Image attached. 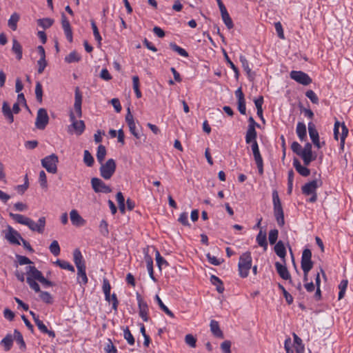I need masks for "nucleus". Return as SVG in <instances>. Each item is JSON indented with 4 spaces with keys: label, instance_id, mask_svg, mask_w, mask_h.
Instances as JSON below:
<instances>
[{
    "label": "nucleus",
    "instance_id": "6e6d98bb",
    "mask_svg": "<svg viewBox=\"0 0 353 353\" xmlns=\"http://www.w3.org/2000/svg\"><path fill=\"white\" fill-rule=\"evenodd\" d=\"M185 342L191 347H196V339L193 335L190 334H188L185 336Z\"/></svg>",
    "mask_w": 353,
    "mask_h": 353
},
{
    "label": "nucleus",
    "instance_id": "8fccbe9b",
    "mask_svg": "<svg viewBox=\"0 0 353 353\" xmlns=\"http://www.w3.org/2000/svg\"><path fill=\"white\" fill-rule=\"evenodd\" d=\"M254 161L256 164L259 174L260 175H262L263 174V163L261 156H254Z\"/></svg>",
    "mask_w": 353,
    "mask_h": 353
},
{
    "label": "nucleus",
    "instance_id": "412c9836",
    "mask_svg": "<svg viewBox=\"0 0 353 353\" xmlns=\"http://www.w3.org/2000/svg\"><path fill=\"white\" fill-rule=\"evenodd\" d=\"M210 327V330L214 336L220 339H223V333L220 329L218 321L215 320H211Z\"/></svg>",
    "mask_w": 353,
    "mask_h": 353
},
{
    "label": "nucleus",
    "instance_id": "cd10ccee",
    "mask_svg": "<svg viewBox=\"0 0 353 353\" xmlns=\"http://www.w3.org/2000/svg\"><path fill=\"white\" fill-rule=\"evenodd\" d=\"M20 16L18 13L14 12L11 14L10 19L8 21V27L13 31H15L17 28V23L19 21Z\"/></svg>",
    "mask_w": 353,
    "mask_h": 353
},
{
    "label": "nucleus",
    "instance_id": "393cba45",
    "mask_svg": "<svg viewBox=\"0 0 353 353\" xmlns=\"http://www.w3.org/2000/svg\"><path fill=\"white\" fill-rule=\"evenodd\" d=\"M2 112L4 115V117L8 119L9 123H11L14 121V117H13L12 112L8 103L6 101H4L3 103Z\"/></svg>",
    "mask_w": 353,
    "mask_h": 353
},
{
    "label": "nucleus",
    "instance_id": "bb28decb",
    "mask_svg": "<svg viewBox=\"0 0 353 353\" xmlns=\"http://www.w3.org/2000/svg\"><path fill=\"white\" fill-rule=\"evenodd\" d=\"M13 335L8 334L1 341V345L3 346L5 351H9L13 345Z\"/></svg>",
    "mask_w": 353,
    "mask_h": 353
},
{
    "label": "nucleus",
    "instance_id": "603ef678",
    "mask_svg": "<svg viewBox=\"0 0 353 353\" xmlns=\"http://www.w3.org/2000/svg\"><path fill=\"white\" fill-rule=\"evenodd\" d=\"M305 96L314 104L319 103V98L316 93L312 90H309L305 92Z\"/></svg>",
    "mask_w": 353,
    "mask_h": 353
},
{
    "label": "nucleus",
    "instance_id": "680f3d73",
    "mask_svg": "<svg viewBox=\"0 0 353 353\" xmlns=\"http://www.w3.org/2000/svg\"><path fill=\"white\" fill-rule=\"evenodd\" d=\"M131 134L137 139H141V134L137 130V126L134 123L128 125Z\"/></svg>",
    "mask_w": 353,
    "mask_h": 353
},
{
    "label": "nucleus",
    "instance_id": "79ce46f5",
    "mask_svg": "<svg viewBox=\"0 0 353 353\" xmlns=\"http://www.w3.org/2000/svg\"><path fill=\"white\" fill-rule=\"evenodd\" d=\"M279 236V230L277 229L271 230L268 234V240L271 245L276 243Z\"/></svg>",
    "mask_w": 353,
    "mask_h": 353
},
{
    "label": "nucleus",
    "instance_id": "a18cd8bd",
    "mask_svg": "<svg viewBox=\"0 0 353 353\" xmlns=\"http://www.w3.org/2000/svg\"><path fill=\"white\" fill-rule=\"evenodd\" d=\"M35 95L36 99L37 101L39 103L42 102V97H43V89L42 85L40 82H37L36 86H35Z\"/></svg>",
    "mask_w": 353,
    "mask_h": 353
},
{
    "label": "nucleus",
    "instance_id": "2f4dec72",
    "mask_svg": "<svg viewBox=\"0 0 353 353\" xmlns=\"http://www.w3.org/2000/svg\"><path fill=\"white\" fill-rule=\"evenodd\" d=\"M256 132L255 128L252 126H248L246 135H245V141L247 143H250V142H253L256 141Z\"/></svg>",
    "mask_w": 353,
    "mask_h": 353
},
{
    "label": "nucleus",
    "instance_id": "7ed1b4c3",
    "mask_svg": "<svg viewBox=\"0 0 353 353\" xmlns=\"http://www.w3.org/2000/svg\"><path fill=\"white\" fill-rule=\"evenodd\" d=\"M73 259L77 268V282L81 286L85 285L88 281L85 272L86 267L81 252L79 249L74 250L73 252Z\"/></svg>",
    "mask_w": 353,
    "mask_h": 353
},
{
    "label": "nucleus",
    "instance_id": "c9c22d12",
    "mask_svg": "<svg viewBox=\"0 0 353 353\" xmlns=\"http://www.w3.org/2000/svg\"><path fill=\"white\" fill-rule=\"evenodd\" d=\"M55 263L63 270H68L72 272H74V268L69 262L66 261L57 259Z\"/></svg>",
    "mask_w": 353,
    "mask_h": 353
},
{
    "label": "nucleus",
    "instance_id": "864d4df0",
    "mask_svg": "<svg viewBox=\"0 0 353 353\" xmlns=\"http://www.w3.org/2000/svg\"><path fill=\"white\" fill-rule=\"evenodd\" d=\"M16 258L17 259L18 263L20 265H28V264L32 263V261L29 258H28L27 256H21V255H19V254H17L16 255Z\"/></svg>",
    "mask_w": 353,
    "mask_h": 353
},
{
    "label": "nucleus",
    "instance_id": "a878e982",
    "mask_svg": "<svg viewBox=\"0 0 353 353\" xmlns=\"http://www.w3.org/2000/svg\"><path fill=\"white\" fill-rule=\"evenodd\" d=\"M12 51L16 54V57L18 60L22 59V46L16 39H12Z\"/></svg>",
    "mask_w": 353,
    "mask_h": 353
},
{
    "label": "nucleus",
    "instance_id": "338daca9",
    "mask_svg": "<svg viewBox=\"0 0 353 353\" xmlns=\"http://www.w3.org/2000/svg\"><path fill=\"white\" fill-rule=\"evenodd\" d=\"M178 221L183 225H190L188 222V215L187 212L181 213Z\"/></svg>",
    "mask_w": 353,
    "mask_h": 353
},
{
    "label": "nucleus",
    "instance_id": "f257e3e1",
    "mask_svg": "<svg viewBox=\"0 0 353 353\" xmlns=\"http://www.w3.org/2000/svg\"><path fill=\"white\" fill-rule=\"evenodd\" d=\"M82 97L79 88L77 87L74 92V112L72 111L70 112V120L72 123L70 128H73L77 135L81 134L85 130L84 122L82 120H77V118H80L82 116Z\"/></svg>",
    "mask_w": 353,
    "mask_h": 353
},
{
    "label": "nucleus",
    "instance_id": "39448f33",
    "mask_svg": "<svg viewBox=\"0 0 353 353\" xmlns=\"http://www.w3.org/2000/svg\"><path fill=\"white\" fill-rule=\"evenodd\" d=\"M252 256L250 252L243 253L239 258L238 264L239 275L242 278H245L249 274V270L252 268Z\"/></svg>",
    "mask_w": 353,
    "mask_h": 353
},
{
    "label": "nucleus",
    "instance_id": "13d9d810",
    "mask_svg": "<svg viewBox=\"0 0 353 353\" xmlns=\"http://www.w3.org/2000/svg\"><path fill=\"white\" fill-rule=\"evenodd\" d=\"M206 257L208 261L214 265H219L221 263L223 262V259H219L216 256H212L210 253H208L206 254Z\"/></svg>",
    "mask_w": 353,
    "mask_h": 353
},
{
    "label": "nucleus",
    "instance_id": "c03bdc74",
    "mask_svg": "<svg viewBox=\"0 0 353 353\" xmlns=\"http://www.w3.org/2000/svg\"><path fill=\"white\" fill-rule=\"evenodd\" d=\"M123 336L130 345H132L134 344V338L128 327L123 330Z\"/></svg>",
    "mask_w": 353,
    "mask_h": 353
},
{
    "label": "nucleus",
    "instance_id": "aec40b11",
    "mask_svg": "<svg viewBox=\"0 0 353 353\" xmlns=\"http://www.w3.org/2000/svg\"><path fill=\"white\" fill-rule=\"evenodd\" d=\"M274 252L277 256L283 259V263H285V257L286 256V250L284 243L282 241H279L274 245Z\"/></svg>",
    "mask_w": 353,
    "mask_h": 353
},
{
    "label": "nucleus",
    "instance_id": "37998d69",
    "mask_svg": "<svg viewBox=\"0 0 353 353\" xmlns=\"http://www.w3.org/2000/svg\"><path fill=\"white\" fill-rule=\"evenodd\" d=\"M39 297L46 303L51 304L53 302L52 296L48 292L41 291L39 292Z\"/></svg>",
    "mask_w": 353,
    "mask_h": 353
},
{
    "label": "nucleus",
    "instance_id": "5701e85b",
    "mask_svg": "<svg viewBox=\"0 0 353 353\" xmlns=\"http://www.w3.org/2000/svg\"><path fill=\"white\" fill-rule=\"evenodd\" d=\"M256 241L259 246L263 248L264 251L268 249L267 235L265 232L260 230L256 236Z\"/></svg>",
    "mask_w": 353,
    "mask_h": 353
},
{
    "label": "nucleus",
    "instance_id": "c85d7f7f",
    "mask_svg": "<svg viewBox=\"0 0 353 353\" xmlns=\"http://www.w3.org/2000/svg\"><path fill=\"white\" fill-rule=\"evenodd\" d=\"M296 132L300 140L303 141L307 135L305 124L303 122H298Z\"/></svg>",
    "mask_w": 353,
    "mask_h": 353
},
{
    "label": "nucleus",
    "instance_id": "9b49d317",
    "mask_svg": "<svg viewBox=\"0 0 353 353\" xmlns=\"http://www.w3.org/2000/svg\"><path fill=\"white\" fill-rule=\"evenodd\" d=\"M49 121V117L47 110L44 108H40L37 114L35 125L39 130H43Z\"/></svg>",
    "mask_w": 353,
    "mask_h": 353
},
{
    "label": "nucleus",
    "instance_id": "4468645a",
    "mask_svg": "<svg viewBox=\"0 0 353 353\" xmlns=\"http://www.w3.org/2000/svg\"><path fill=\"white\" fill-rule=\"evenodd\" d=\"M137 300L138 302V306L139 309V316L144 321H148L149 320L148 313V306L146 302L143 301L141 296L137 293Z\"/></svg>",
    "mask_w": 353,
    "mask_h": 353
},
{
    "label": "nucleus",
    "instance_id": "5fc2aeb1",
    "mask_svg": "<svg viewBox=\"0 0 353 353\" xmlns=\"http://www.w3.org/2000/svg\"><path fill=\"white\" fill-rule=\"evenodd\" d=\"M156 261L160 270L163 265H168V263L161 256L158 250L156 251Z\"/></svg>",
    "mask_w": 353,
    "mask_h": 353
},
{
    "label": "nucleus",
    "instance_id": "a19ab883",
    "mask_svg": "<svg viewBox=\"0 0 353 353\" xmlns=\"http://www.w3.org/2000/svg\"><path fill=\"white\" fill-rule=\"evenodd\" d=\"M38 25L44 29L50 28L54 23V20L50 18L40 19L37 21Z\"/></svg>",
    "mask_w": 353,
    "mask_h": 353
},
{
    "label": "nucleus",
    "instance_id": "dca6fc26",
    "mask_svg": "<svg viewBox=\"0 0 353 353\" xmlns=\"http://www.w3.org/2000/svg\"><path fill=\"white\" fill-rule=\"evenodd\" d=\"M275 268L277 273L283 279L290 280L291 281V276L285 265H283L279 262H276Z\"/></svg>",
    "mask_w": 353,
    "mask_h": 353
},
{
    "label": "nucleus",
    "instance_id": "f8f14e48",
    "mask_svg": "<svg viewBox=\"0 0 353 353\" xmlns=\"http://www.w3.org/2000/svg\"><path fill=\"white\" fill-rule=\"evenodd\" d=\"M5 239L11 244L19 245L21 244L19 240L22 239V236L19 232L14 230L10 225H8Z\"/></svg>",
    "mask_w": 353,
    "mask_h": 353
},
{
    "label": "nucleus",
    "instance_id": "69168bd1",
    "mask_svg": "<svg viewBox=\"0 0 353 353\" xmlns=\"http://www.w3.org/2000/svg\"><path fill=\"white\" fill-rule=\"evenodd\" d=\"M105 351L106 353H117V350L115 346L113 345L111 340H108V343L105 347Z\"/></svg>",
    "mask_w": 353,
    "mask_h": 353
},
{
    "label": "nucleus",
    "instance_id": "bf43d9fd",
    "mask_svg": "<svg viewBox=\"0 0 353 353\" xmlns=\"http://www.w3.org/2000/svg\"><path fill=\"white\" fill-rule=\"evenodd\" d=\"M108 228V225L106 221L102 220L99 225L100 232L101 233L102 235L105 236L108 234L109 231Z\"/></svg>",
    "mask_w": 353,
    "mask_h": 353
},
{
    "label": "nucleus",
    "instance_id": "f704fd0d",
    "mask_svg": "<svg viewBox=\"0 0 353 353\" xmlns=\"http://www.w3.org/2000/svg\"><path fill=\"white\" fill-rule=\"evenodd\" d=\"M64 59L68 63L79 62L81 60V56L76 51H72Z\"/></svg>",
    "mask_w": 353,
    "mask_h": 353
},
{
    "label": "nucleus",
    "instance_id": "20e7f679",
    "mask_svg": "<svg viewBox=\"0 0 353 353\" xmlns=\"http://www.w3.org/2000/svg\"><path fill=\"white\" fill-rule=\"evenodd\" d=\"M272 201L274 215L276 220L277 224L279 227H283L285 225L284 212L278 192L276 190H274L272 192Z\"/></svg>",
    "mask_w": 353,
    "mask_h": 353
},
{
    "label": "nucleus",
    "instance_id": "0e129e2a",
    "mask_svg": "<svg viewBox=\"0 0 353 353\" xmlns=\"http://www.w3.org/2000/svg\"><path fill=\"white\" fill-rule=\"evenodd\" d=\"M37 65H38V73L41 74L44 71V70L47 65V61H46V59H39L37 61Z\"/></svg>",
    "mask_w": 353,
    "mask_h": 353
},
{
    "label": "nucleus",
    "instance_id": "052dcab7",
    "mask_svg": "<svg viewBox=\"0 0 353 353\" xmlns=\"http://www.w3.org/2000/svg\"><path fill=\"white\" fill-rule=\"evenodd\" d=\"M274 28H275V30H276L278 37L281 39H284L285 36H284L283 29L281 23L279 21L276 22L274 23Z\"/></svg>",
    "mask_w": 353,
    "mask_h": 353
},
{
    "label": "nucleus",
    "instance_id": "7c9ffc66",
    "mask_svg": "<svg viewBox=\"0 0 353 353\" xmlns=\"http://www.w3.org/2000/svg\"><path fill=\"white\" fill-rule=\"evenodd\" d=\"M210 281L214 285L216 286L218 292L222 293L224 291L223 282L219 277L215 275H212L210 276Z\"/></svg>",
    "mask_w": 353,
    "mask_h": 353
},
{
    "label": "nucleus",
    "instance_id": "e433bc0d",
    "mask_svg": "<svg viewBox=\"0 0 353 353\" xmlns=\"http://www.w3.org/2000/svg\"><path fill=\"white\" fill-rule=\"evenodd\" d=\"M90 23H91V26H92V29L93 31V34H94V39L98 42L99 45H101V41H102V37L100 35V33H99L98 28L96 25V23L94 22V20H91Z\"/></svg>",
    "mask_w": 353,
    "mask_h": 353
},
{
    "label": "nucleus",
    "instance_id": "4d7b16f0",
    "mask_svg": "<svg viewBox=\"0 0 353 353\" xmlns=\"http://www.w3.org/2000/svg\"><path fill=\"white\" fill-rule=\"evenodd\" d=\"M39 183L41 188H46L48 186L47 183V177L45 172L43 170H41L39 172Z\"/></svg>",
    "mask_w": 353,
    "mask_h": 353
},
{
    "label": "nucleus",
    "instance_id": "de8ad7c7",
    "mask_svg": "<svg viewBox=\"0 0 353 353\" xmlns=\"http://www.w3.org/2000/svg\"><path fill=\"white\" fill-rule=\"evenodd\" d=\"M279 288L282 291L283 296L285 299L286 302L290 305L293 303V297L292 296L287 292L285 288L281 285L279 284Z\"/></svg>",
    "mask_w": 353,
    "mask_h": 353
},
{
    "label": "nucleus",
    "instance_id": "4be33fe9",
    "mask_svg": "<svg viewBox=\"0 0 353 353\" xmlns=\"http://www.w3.org/2000/svg\"><path fill=\"white\" fill-rule=\"evenodd\" d=\"M293 165L296 170L302 176H307L310 174V171L306 166H302L301 162L296 158H294Z\"/></svg>",
    "mask_w": 353,
    "mask_h": 353
},
{
    "label": "nucleus",
    "instance_id": "6ab92c4d",
    "mask_svg": "<svg viewBox=\"0 0 353 353\" xmlns=\"http://www.w3.org/2000/svg\"><path fill=\"white\" fill-rule=\"evenodd\" d=\"M319 187L317 180H313L309 183H305L302 187V192L305 195H310L312 193L316 192V188Z\"/></svg>",
    "mask_w": 353,
    "mask_h": 353
},
{
    "label": "nucleus",
    "instance_id": "58836bf2",
    "mask_svg": "<svg viewBox=\"0 0 353 353\" xmlns=\"http://www.w3.org/2000/svg\"><path fill=\"white\" fill-rule=\"evenodd\" d=\"M308 132L311 140L319 138V132H317L315 125L312 122L308 123Z\"/></svg>",
    "mask_w": 353,
    "mask_h": 353
},
{
    "label": "nucleus",
    "instance_id": "473e14b6",
    "mask_svg": "<svg viewBox=\"0 0 353 353\" xmlns=\"http://www.w3.org/2000/svg\"><path fill=\"white\" fill-rule=\"evenodd\" d=\"M155 299H156L159 307L161 308V310H162L169 316H170L172 318L174 317V313L170 310H169L167 306H165L164 305V303H163V301H161V299L159 296V295L157 294L155 296Z\"/></svg>",
    "mask_w": 353,
    "mask_h": 353
},
{
    "label": "nucleus",
    "instance_id": "4c0bfd02",
    "mask_svg": "<svg viewBox=\"0 0 353 353\" xmlns=\"http://www.w3.org/2000/svg\"><path fill=\"white\" fill-rule=\"evenodd\" d=\"M133 90L137 98L141 97V92L139 90V78L138 76L132 77Z\"/></svg>",
    "mask_w": 353,
    "mask_h": 353
},
{
    "label": "nucleus",
    "instance_id": "b1692460",
    "mask_svg": "<svg viewBox=\"0 0 353 353\" xmlns=\"http://www.w3.org/2000/svg\"><path fill=\"white\" fill-rule=\"evenodd\" d=\"M145 261L146 263L147 269L150 275V277L154 281H156V279L154 276V270H153V260L152 258L146 253L144 256Z\"/></svg>",
    "mask_w": 353,
    "mask_h": 353
},
{
    "label": "nucleus",
    "instance_id": "0eeeda50",
    "mask_svg": "<svg viewBox=\"0 0 353 353\" xmlns=\"http://www.w3.org/2000/svg\"><path fill=\"white\" fill-rule=\"evenodd\" d=\"M58 161V156H46L41 159V165L49 173L55 174L57 172Z\"/></svg>",
    "mask_w": 353,
    "mask_h": 353
},
{
    "label": "nucleus",
    "instance_id": "f3484780",
    "mask_svg": "<svg viewBox=\"0 0 353 353\" xmlns=\"http://www.w3.org/2000/svg\"><path fill=\"white\" fill-rule=\"evenodd\" d=\"M70 217L72 224L75 226H83L85 223V221L80 216L77 210L70 211Z\"/></svg>",
    "mask_w": 353,
    "mask_h": 353
},
{
    "label": "nucleus",
    "instance_id": "ea45409f",
    "mask_svg": "<svg viewBox=\"0 0 353 353\" xmlns=\"http://www.w3.org/2000/svg\"><path fill=\"white\" fill-rule=\"evenodd\" d=\"M49 249H50V252L55 256L59 255L60 254V252H61V249H60V246L59 245V243L56 240H54L50 247H49Z\"/></svg>",
    "mask_w": 353,
    "mask_h": 353
},
{
    "label": "nucleus",
    "instance_id": "09e8293b",
    "mask_svg": "<svg viewBox=\"0 0 353 353\" xmlns=\"http://www.w3.org/2000/svg\"><path fill=\"white\" fill-rule=\"evenodd\" d=\"M240 61L241 63L242 67L243 70L246 72L248 74H250L251 72V68L249 66V62L245 58V57L241 55L239 57Z\"/></svg>",
    "mask_w": 353,
    "mask_h": 353
},
{
    "label": "nucleus",
    "instance_id": "2eb2a0df",
    "mask_svg": "<svg viewBox=\"0 0 353 353\" xmlns=\"http://www.w3.org/2000/svg\"><path fill=\"white\" fill-rule=\"evenodd\" d=\"M61 24L63 29L64 33L68 41H72V31L70 27V24L68 19L64 14L61 15Z\"/></svg>",
    "mask_w": 353,
    "mask_h": 353
},
{
    "label": "nucleus",
    "instance_id": "e2e57ef3",
    "mask_svg": "<svg viewBox=\"0 0 353 353\" xmlns=\"http://www.w3.org/2000/svg\"><path fill=\"white\" fill-rule=\"evenodd\" d=\"M225 57L228 64L229 65L230 68L234 71V72L235 73V77L237 78L239 77V70H238L237 67L230 59V58L228 57V56L227 55L226 53H225Z\"/></svg>",
    "mask_w": 353,
    "mask_h": 353
},
{
    "label": "nucleus",
    "instance_id": "c756f323",
    "mask_svg": "<svg viewBox=\"0 0 353 353\" xmlns=\"http://www.w3.org/2000/svg\"><path fill=\"white\" fill-rule=\"evenodd\" d=\"M13 339L16 341V342L20 345V349L22 350H25L26 348V343L23 340V336L21 333L17 330H14Z\"/></svg>",
    "mask_w": 353,
    "mask_h": 353
},
{
    "label": "nucleus",
    "instance_id": "ddd939ff",
    "mask_svg": "<svg viewBox=\"0 0 353 353\" xmlns=\"http://www.w3.org/2000/svg\"><path fill=\"white\" fill-rule=\"evenodd\" d=\"M91 184L95 192L109 193L112 191L111 188L99 178H92Z\"/></svg>",
    "mask_w": 353,
    "mask_h": 353
},
{
    "label": "nucleus",
    "instance_id": "774afa93",
    "mask_svg": "<svg viewBox=\"0 0 353 353\" xmlns=\"http://www.w3.org/2000/svg\"><path fill=\"white\" fill-rule=\"evenodd\" d=\"M238 105V110L241 114H245L246 112V105H245V100H241L237 101Z\"/></svg>",
    "mask_w": 353,
    "mask_h": 353
},
{
    "label": "nucleus",
    "instance_id": "9d476101",
    "mask_svg": "<svg viewBox=\"0 0 353 353\" xmlns=\"http://www.w3.org/2000/svg\"><path fill=\"white\" fill-rule=\"evenodd\" d=\"M312 252L310 249H305L303 251L301 265L303 272H310L313 268V261H312Z\"/></svg>",
    "mask_w": 353,
    "mask_h": 353
},
{
    "label": "nucleus",
    "instance_id": "f03ea898",
    "mask_svg": "<svg viewBox=\"0 0 353 353\" xmlns=\"http://www.w3.org/2000/svg\"><path fill=\"white\" fill-rule=\"evenodd\" d=\"M9 216L17 223L28 226L32 232H37L39 234H43L44 232L46 227V218L44 216L40 217L36 223L31 219L20 214L10 212Z\"/></svg>",
    "mask_w": 353,
    "mask_h": 353
},
{
    "label": "nucleus",
    "instance_id": "1a4fd4ad",
    "mask_svg": "<svg viewBox=\"0 0 353 353\" xmlns=\"http://www.w3.org/2000/svg\"><path fill=\"white\" fill-rule=\"evenodd\" d=\"M292 79L303 85H307L312 83V79L304 72L292 70L290 73Z\"/></svg>",
    "mask_w": 353,
    "mask_h": 353
},
{
    "label": "nucleus",
    "instance_id": "423d86ee",
    "mask_svg": "<svg viewBox=\"0 0 353 353\" xmlns=\"http://www.w3.org/2000/svg\"><path fill=\"white\" fill-rule=\"evenodd\" d=\"M116 170V163L114 159H110L100 168L101 176L105 179H110Z\"/></svg>",
    "mask_w": 353,
    "mask_h": 353
},
{
    "label": "nucleus",
    "instance_id": "49530a36",
    "mask_svg": "<svg viewBox=\"0 0 353 353\" xmlns=\"http://www.w3.org/2000/svg\"><path fill=\"white\" fill-rule=\"evenodd\" d=\"M222 20L228 29L233 28L234 24L228 12L221 14Z\"/></svg>",
    "mask_w": 353,
    "mask_h": 353
},
{
    "label": "nucleus",
    "instance_id": "3c124183",
    "mask_svg": "<svg viewBox=\"0 0 353 353\" xmlns=\"http://www.w3.org/2000/svg\"><path fill=\"white\" fill-rule=\"evenodd\" d=\"M26 282L29 285L30 288L34 290L35 292H41L39 285L36 282L35 280L31 279L30 277H27Z\"/></svg>",
    "mask_w": 353,
    "mask_h": 353
},
{
    "label": "nucleus",
    "instance_id": "a211bd4d",
    "mask_svg": "<svg viewBox=\"0 0 353 353\" xmlns=\"http://www.w3.org/2000/svg\"><path fill=\"white\" fill-rule=\"evenodd\" d=\"M26 270L27 277H30L31 279L39 281L43 276L41 272L37 270L35 266H27Z\"/></svg>",
    "mask_w": 353,
    "mask_h": 353
},
{
    "label": "nucleus",
    "instance_id": "6e6552de",
    "mask_svg": "<svg viewBox=\"0 0 353 353\" xmlns=\"http://www.w3.org/2000/svg\"><path fill=\"white\" fill-rule=\"evenodd\" d=\"M348 134V129L344 123H341L339 121H336L334 127V136L336 140L340 139L341 143H343L346 137Z\"/></svg>",
    "mask_w": 353,
    "mask_h": 353
},
{
    "label": "nucleus",
    "instance_id": "72a5a7b5",
    "mask_svg": "<svg viewBox=\"0 0 353 353\" xmlns=\"http://www.w3.org/2000/svg\"><path fill=\"white\" fill-rule=\"evenodd\" d=\"M170 47L173 51L176 52L181 57H188L189 54L188 52L185 49L176 45L175 43H170Z\"/></svg>",
    "mask_w": 353,
    "mask_h": 353
}]
</instances>
